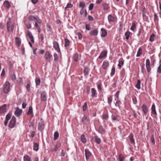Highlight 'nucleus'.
Segmentation results:
<instances>
[{"label": "nucleus", "instance_id": "f257e3e1", "mask_svg": "<svg viewBox=\"0 0 161 161\" xmlns=\"http://www.w3.org/2000/svg\"><path fill=\"white\" fill-rule=\"evenodd\" d=\"M14 26L11 23V19L9 18L7 22V30L8 32H13L14 29Z\"/></svg>", "mask_w": 161, "mask_h": 161}, {"label": "nucleus", "instance_id": "f03ea898", "mask_svg": "<svg viewBox=\"0 0 161 161\" xmlns=\"http://www.w3.org/2000/svg\"><path fill=\"white\" fill-rule=\"evenodd\" d=\"M10 84L8 81L6 82L3 85V91L4 93H8L10 91Z\"/></svg>", "mask_w": 161, "mask_h": 161}, {"label": "nucleus", "instance_id": "7ed1b4c3", "mask_svg": "<svg viewBox=\"0 0 161 161\" xmlns=\"http://www.w3.org/2000/svg\"><path fill=\"white\" fill-rule=\"evenodd\" d=\"M16 123V118L14 117L13 116L12 117V119L9 123L8 125L9 127L11 129L14 128L15 125Z\"/></svg>", "mask_w": 161, "mask_h": 161}, {"label": "nucleus", "instance_id": "20e7f679", "mask_svg": "<svg viewBox=\"0 0 161 161\" xmlns=\"http://www.w3.org/2000/svg\"><path fill=\"white\" fill-rule=\"evenodd\" d=\"M53 47L55 49L58 53L60 52V50L58 43L56 41L53 42Z\"/></svg>", "mask_w": 161, "mask_h": 161}, {"label": "nucleus", "instance_id": "39448f33", "mask_svg": "<svg viewBox=\"0 0 161 161\" xmlns=\"http://www.w3.org/2000/svg\"><path fill=\"white\" fill-rule=\"evenodd\" d=\"M82 122L83 124L87 125L89 123V120L86 116H84L82 118Z\"/></svg>", "mask_w": 161, "mask_h": 161}, {"label": "nucleus", "instance_id": "423d86ee", "mask_svg": "<svg viewBox=\"0 0 161 161\" xmlns=\"http://www.w3.org/2000/svg\"><path fill=\"white\" fill-rule=\"evenodd\" d=\"M44 127L43 121L42 119H41L39 123L38 129L40 131H42L43 130Z\"/></svg>", "mask_w": 161, "mask_h": 161}, {"label": "nucleus", "instance_id": "0eeeda50", "mask_svg": "<svg viewBox=\"0 0 161 161\" xmlns=\"http://www.w3.org/2000/svg\"><path fill=\"white\" fill-rule=\"evenodd\" d=\"M117 18L116 17L112 16L111 14H109L108 16V22H114L117 20Z\"/></svg>", "mask_w": 161, "mask_h": 161}, {"label": "nucleus", "instance_id": "6e6552de", "mask_svg": "<svg viewBox=\"0 0 161 161\" xmlns=\"http://www.w3.org/2000/svg\"><path fill=\"white\" fill-rule=\"evenodd\" d=\"M146 66L147 69V72H149L151 70V67H150V61L149 59H147L146 60Z\"/></svg>", "mask_w": 161, "mask_h": 161}, {"label": "nucleus", "instance_id": "1a4fd4ad", "mask_svg": "<svg viewBox=\"0 0 161 161\" xmlns=\"http://www.w3.org/2000/svg\"><path fill=\"white\" fill-rule=\"evenodd\" d=\"M109 65V62L107 61H104L102 64V68L104 70H107Z\"/></svg>", "mask_w": 161, "mask_h": 161}, {"label": "nucleus", "instance_id": "9d476101", "mask_svg": "<svg viewBox=\"0 0 161 161\" xmlns=\"http://www.w3.org/2000/svg\"><path fill=\"white\" fill-rule=\"evenodd\" d=\"M44 57L46 59L48 60L52 58L53 56L49 51H47L45 53Z\"/></svg>", "mask_w": 161, "mask_h": 161}, {"label": "nucleus", "instance_id": "9b49d317", "mask_svg": "<svg viewBox=\"0 0 161 161\" xmlns=\"http://www.w3.org/2000/svg\"><path fill=\"white\" fill-rule=\"evenodd\" d=\"M143 112L144 114H146L148 111V108L145 104H143L142 107Z\"/></svg>", "mask_w": 161, "mask_h": 161}, {"label": "nucleus", "instance_id": "f8f14e48", "mask_svg": "<svg viewBox=\"0 0 161 161\" xmlns=\"http://www.w3.org/2000/svg\"><path fill=\"white\" fill-rule=\"evenodd\" d=\"M47 96L45 92H42L41 94V100L43 101H45L47 99Z\"/></svg>", "mask_w": 161, "mask_h": 161}, {"label": "nucleus", "instance_id": "ddd939ff", "mask_svg": "<svg viewBox=\"0 0 161 161\" xmlns=\"http://www.w3.org/2000/svg\"><path fill=\"white\" fill-rule=\"evenodd\" d=\"M22 110L17 108L14 112L15 114L17 117H19L22 113Z\"/></svg>", "mask_w": 161, "mask_h": 161}, {"label": "nucleus", "instance_id": "4468645a", "mask_svg": "<svg viewBox=\"0 0 161 161\" xmlns=\"http://www.w3.org/2000/svg\"><path fill=\"white\" fill-rule=\"evenodd\" d=\"M16 45L17 46H19L21 44V40L19 37H16L15 38Z\"/></svg>", "mask_w": 161, "mask_h": 161}, {"label": "nucleus", "instance_id": "2eb2a0df", "mask_svg": "<svg viewBox=\"0 0 161 161\" xmlns=\"http://www.w3.org/2000/svg\"><path fill=\"white\" fill-rule=\"evenodd\" d=\"M85 156L87 159H89L91 155V153L88 149L85 150Z\"/></svg>", "mask_w": 161, "mask_h": 161}, {"label": "nucleus", "instance_id": "dca6fc26", "mask_svg": "<svg viewBox=\"0 0 161 161\" xmlns=\"http://www.w3.org/2000/svg\"><path fill=\"white\" fill-rule=\"evenodd\" d=\"M6 111V105L4 104L0 107V114L5 113Z\"/></svg>", "mask_w": 161, "mask_h": 161}, {"label": "nucleus", "instance_id": "f3484780", "mask_svg": "<svg viewBox=\"0 0 161 161\" xmlns=\"http://www.w3.org/2000/svg\"><path fill=\"white\" fill-rule=\"evenodd\" d=\"M27 35L28 36L30 39L31 40V41L33 43H34V40L33 38V37L31 33L29 31H28L27 33Z\"/></svg>", "mask_w": 161, "mask_h": 161}, {"label": "nucleus", "instance_id": "a211bd4d", "mask_svg": "<svg viewBox=\"0 0 161 161\" xmlns=\"http://www.w3.org/2000/svg\"><path fill=\"white\" fill-rule=\"evenodd\" d=\"M107 52L105 51H103L100 54V55L98 57L99 59H102L103 57H105L107 54Z\"/></svg>", "mask_w": 161, "mask_h": 161}, {"label": "nucleus", "instance_id": "6ab92c4d", "mask_svg": "<svg viewBox=\"0 0 161 161\" xmlns=\"http://www.w3.org/2000/svg\"><path fill=\"white\" fill-rule=\"evenodd\" d=\"M151 112L153 114H154L156 115L157 114V113L156 110L155 106L153 103L151 107Z\"/></svg>", "mask_w": 161, "mask_h": 161}, {"label": "nucleus", "instance_id": "aec40b11", "mask_svg": "<svg viewBox=\"0 0 161 161\" xmlns=\"http://www.w3.org/2000/svg\"><path fill=\"white\" fill-rule=\"evenodd\" d=\"M60 146V143H57L55 146V148H52L51 149V151L52 152H56L57 151L58 148Z\"/></svg>", "mask_w": 161, "mask_h": 161}, {"label": "nucleus", "instance_id": "412c9836", "mask_svg": "<svg viewBox=\"0 0 161 161\" xmlns=\"http://www.w3.org/2000/svg\"><path fill=\"white\" fill-rule=\"evenodd\" d=\"M96 92V91L94 88H92L91 89V97H95L96 95L97 94Z\"/></svg>", "mask_w": 161, "mask_h": 161}, {"label": "nucleus", "instance_id": "4be33fe9", "mask_svg": "<svg viewBox=\"0 0 161 161\" xmlns=\"http://www.w3.org/2000/svg\"><path fill=\"white\" fill-rule=\"evenodd\" d=\"M101 36L102 37L105 36L107 34V32L106 30L103 28H102L101 30Z\"/></svg>", "mask_w": 161, "mask_h": 161}, {"label": "nucleus", "instance_id": "5701e85b", "mask_svg": "<svg viewBox=\"0 0 161 161\" xmlns=\"http://www.w3.org/2000/svg\"><path fill=\"white\" fill-rule=\"evenodd\" d=\"M3 5L5 7L9 8L11 6L9 2L8 1H5L3 3Z\"/></svg>", "mask_w": 161, "mask_h": 161}, {"label": "nucleus", "instance_id": "b1692460", "mask_svg": "<svg viewBox=\"0 0 161 161\" xmlns=\"http://www.w3.org/2000/svg\"><path fill=\"white\" fill-rule=\"evenodd\" d=\"M124 64V61L122 59H120L119 60V64L118 65L120 68L122 67Z\"/></svg>", "mask_w": 161, "mask_h": 161}, {"label": "nucleus", "instance_id": "393cba45", "mask_svg": "<svg viewBox=\"0 0 161 161\" xmlns=\"http://www.w3.org/2000/svg\"><path fill=\"white\" fill-rule=\"evenodd\" d=\"M39 148V145L38 144L34 143L33 145V149L34 150L37 151L38 150Z\"/></svg>", "mask_w": 161, "mask_h": 161}, {"label": "nucleus", "instance_id": "a878e982", "mask_svg": "<svg viewBox=\"0 0 161 161\" xmlns=\"http://www.w3.org/2000/svg\"><path fill=\"white\" fill-rule=\"evenodd\" d=\"M23 158L24 161H31V158L27 155H24Z\"/></svg>", "mask_w": 161, "mask_h": 161}, {"label": "nucleus", "instance_id": "bb28decb", "mask_svg": "<svg viewBox=\"0 0 161 161\" xmlns=\"http://www.w3.org/2000/svg\"><path fill=\"white\" fill-rule=\"evenodd\" d=\"M103 8L104 10H108L109 8V7L108 4L106 3H104L103 5Z\"/></svg>", "mask_w": 161, "mask_h": 161}, {"label": "nucleus", "instance_id": "cd10ccee", "mask_svg": "<svg viewBox=\"0 0 161 161\" xmlns=\"http://www.w3.org/2000/svg\"><path fill=\"white\" fill-rule=\"evenodd\" d=\"M142 53V49L140 47L138 50V51L137 52V54L136 55L137 57H140Z\"/></svg>", "mask_w": 161, "mask_h": 161}, {"label": "nucleus", "instance_id": "c85d7f7f", "mask_svg": "<svg viewBox=\"0 0 161 161\" xmlns=\"http://www.w3.org/2000/svg\"><path fill=\"white\" fill-rule=\"evenodd\" d=\"M98 34V31L97 30H94L91 31L90 34L92 35L96 36Z\"/></svg>", "mask_w": 161, "mask_h": 161}, {"label": "nucleus", "instance_id": "c756f323", "mask_svg": "<svg viewBox=\"0 0 161 161\" xmlns=\"http://www.w3.org/2000/svg\"><path fill=\"white\" fill-rule=\"evenodd\" d=\"M118 159L119 161H124L125 159V157L122 154L119 155Z\"/></svg>", "mask_w": 161, "mask_h": 161}, {"label": "nucleus", "instance_id": "7c9ffc66", "mask_svg": "<svg viewBox=\"0 0 161 161\" xmlns=\"http://www.w3.org/2000/svg\"><path fill=\"white\" fill-rule=\"evenodd\" d=\"M81 142L84 143H86V139L84 135H81Z\"/></svg>", "mask_w": 161, "mask_h": 161}, {"label": "nucleus", "instance_id": "2f4dec72", "mask_svg": "<svg viewBox=\"0 0 161 161\" xmlns=\"http://www.w3.org/2000/svg\"><path fill=\"white\" fill-rule=\"evenodd\" d=\"M115 68L114 66H113L111 70V72L110 73V76H113L115 74Z\"/></svg>", "mask_w": 161, "mask_h": 161}, {"label": "nucleus", "instance_id": "473e14b6", "mask_svg": "<svg viewBox=\"0 0 161 161\" xmlns=\"http://www.w3.org/2000/svg\"><path fill=\"white\" fill-rule=\"evenodd\" d=\"M136 27V24L134 22H132V26L130 28V30L132 31H133Z\"/></svg>", "mask_w": 161, "mask_h": 161}, {"label": "nucleus", "instance_id": "72a5a7b5", "mask_svg": "<svg viewBox=\"0 0 161 161\" xmlns=\"http://www.w3.org/2000/svg\"><path fill=\"white\" fill-rule=\"evenodd\" d=\"M140 84H141V81L140 80H137V83L136 84V85L135 86L138 89H140Z\"/></svg>", "mask_w": 161, "mask_h": 161}, {"label": "nucleus", "instance_id": "f704fd0d", "mask_svg": "<svg viewBox=\"0 0 161 161\" xmlns=\"http://www.w3.org/2000/svg\"><path fill=\"white\" fill-rule=\"evenodd\" d=\"M131 33L129 31H127L125 34V36H126L125 39L128 40L129 39V37Z\"/></svg>", "mask_w": 161, "mask_h": 161}, {"label": "nucleus", "instance_id": "c9c22d12", "mask_svg": "<svg viewBox=\"0 0 161 161\" xmlns=\"http://www.w3.org/2000/svg\"><path fill=\"white\" fill-rule=\"evenodd\" d=\"M33 113V109L32 108L31 106H30L29 108L28 111L27 113V114L28 115H29Z\"/></svg>", "mask_w": 161, "mask_h": 161}, {"label": "nucleus", "instance_id": "e433bc0d", "mask_svg": "<svg viewBox=\"0 0 161 161\" xmlns=\"http://www.w3.org/2000/svg\"><path fill=\"white\" fill-rule=\"evenodd\" d=\"M130 141L133 143H135V141L133 139V135L131 133L129 136Z\"/></svg>", "mask_w": 161, "mask_h": 161}, {"label": "nucleus", "instance_id": "4c0bfd02", "mask_svg": "<svg viewBox=\"0 0 161 161\" xmlns=\"http://www.w3.org/2000/svg\"><path fill=\"white\" fill-rule=\"evenodd\" d=\"M54 140L57 139L59 137V133L58 131H55L54 134Z\"/></svg>", "mask_w": 161, "mask_h": 161}, {"label": "nucleus", "instance_id": "58836bf2", "mask_svg": "<svg viewBox=\"0 0 161 161\" xmlns=\"http://www.w3.org/2000/svg\"><path fill=\"white\" fill-rule=\"evenodd\" d=\"M65 44H64V47H66L69 46V41L67 38H65Z\"/></svg>", "mask_w": 161, "mask_h": 161}, {"label": "nucleus", "instance_id": "ea45409f", "mask_svg": "<svg viewBox=\"0 0 161 161\" xmlns=\"http://www.w3.org/2000/svg\"><path fill=\"white\" fill-rule=\"evenodd\" d=\"M35 82L36 86H39L40 84V79L38 78H36Z\"/></svg>", "mask_w": 161, "mask_h": 161}, {"label": "nucleus", "instance_id": "a19ab883", "mask_svg": "<svg viewBox=\"0 0 161 161\" xmlns=\"http://www.w3.org/2000/svg\"><path fill=\"white\" fill-rule=\"evenodd\" d=\"M112 96H111L110 97H109L108 98V104L110 105H111V102H112Z\"/></svg>", "mask_w": 161, "mask_h": 161}, {"label": "nucleus", "instance_id": "79ce46f5", "mask_svg": "<svg viewBox=\"0 0 161 161\" xmlns=\"http://www.w3.org/2000/svg\"><path fill=\"white\" fill-rule=\"evenodd\" d=\"M78 55L77 53H75L73 56V59L75 61H77L78 60Z\"/></svg>", "mask_w": 161, "mask_h": 161}, {"label": "nucleus", "instance_id": "37998d69", "mask_svg": "<svg viewBox=\"0 0 161 161\" xmlns=\"http://www.w3.org/2000/svg\"><path fill=\"white\" fill-rule=\"evenodd\" d=\"M150 140L153 144V145H154L155 144V141L154 138V135L153 134L152 135Z\"/></svg>", "mask_w": 161, "mask_h": 161}, {"label": "nucleus", "instance_id": "c03bdc74", "mask_svg": "<svg viewBox=\"0 0 161 161\" xmlns=\"http://www.w3.org/2000/svg\"><path fill=\"white\" fill-rule=\"evenodd\" d=\"M11 117V114L10 113H8V114L5 117V119L7 120H9Z\"/></svg>", "mask_w": 161, "mask_h": 161}, {"label": "nucleus", "instance_id": "a18cd8bd", "mask_svg": "<svg viewBox=\"0 0 161 161\" xmlns=\"http://www.w3.org/2000/svg\"><path fill=\"white\" fill-rule=\"evenodd\" d=\"M73 6V5L70 3H69L67 4L65 8V10H67V8H72Z\"/></svg>", "mask_w": 161, "mask_h": 161}, {"label": "nucleus", "instance_id": "49530a36", "mask_svg": "<svg viewBox=\"0 0 161 161\" xmlns=\"http://www.w3.org/2000/svg\"><path fill=\"white\" fill-rule=\"evenodd\" d=\"M95 142L98 144L100 143L101 142V140L100 138L97 137V136H96L95 137Z\"/></svg>", "mask_w": 161, "mask_h": 161}, {"label": "nucleus", "instance_id": "de8ad7c7", "mask_svg": "<svg viewBox=\"0 0 161 161\" xmlns=\"http://www.w3.org/2000/svg\"><path fill=\"white\" fill-rule=\"evenodd\" d=\"M85 75H87L88 72V69L87 68H85V69L83 71Z\"/></svg>", "mask_w": 161, "mask_h": 161}, {"label": "nucleus", "instance_id": "09e8293b", "mask_svg": "<svg viewBox=\"0 0 161 161\" xmlns=\"http://www.w3.org/2000/svg\"><path fill=\"white\" fill-rule=\"evenodd\" d=\"M108 117V115L107 114H103V115L102 118L103 119H106Z\"/></svg>", "mask_w": 161, "mask_h": 161}, {"label": "nucleus", "instance_id": "8fccbe9b", "mask_svg": "<svg viewBox=\"0 0 161 161\" xmlns=\"http://www.w3.org/2000/svg\"><path fill=\"white\" fill-rule=\"evenodd\" d=\"M132 101L133 104H136L137 103V101L136 97H134L132 98Z\"/></svg>", "mask_w": 161, "mask_h": 161}, {"label": "nucleus", "instance_id": "3c124183", "mask_svg": "<svg viewBox=\"0 0 161 161\" xmlns=\"http://www.w3.org/2000/svg\"><path fill=\"white\" fill-rule=\"evenodd\" d=\"M121 104V102L120 101H117L115 104V106L117 107H118L119 108L120 107V104Z\"/></svg>", "mask_w": 161, "mask_h": 161}, {"label": "nucleus", "instance_id": "603ef678", "mask_svg": "<svg viewBox=\"0 0 161 161\" xmlns=\"http://www.w3.org/2000/svg\"><path fill=\"white\" fill-rule=\"evenodd\" d=\"M28 19L29 20L32 21L34 19L36 20V18L34 16L31 15L29 17Z\"/></svg>", "mask_w": 161, "mask_h": 161}, {"label": "nucleus", "instance_id": "864d4df0", "mask_svg": "<svg viewBox=\"0 0 161 161\" xmlns=\"http://www.w3.org/2000/svg\"><path fill=\"white\" fill-rule=\"evenodd\" d=\"M53 56L54 57V60L55 61L58 60V56L57 54L56 53H54V54Z\"/></svg>", "mask_w": 161, "mask_h": 161}, {"label": "nucleus", "instance_id": "5fc2aeb1", "mask_svg": "<svg viewBox=\"0 0 161 161\" xmlns=\"http://www.w3.org/2000/svg\"><path fill=\"white\" fill-rule=\"evenodd\" d=\"M154 35L153 34H152L149 39V41L151 42H153L154 40Z\"/></svg>", "mask_w": 161, "mask_h": 161}, {"label": "nucleus", "instance_id": "6e6d98bb", "mask_svg": "<svg viewBox=\"0 0 161 161\" xmlns=\"http://www.w3.org/2000/svg\"><path fill=\"white\" fill-rule=\"evenodd\" d=\"M87 107V103L86 102H85L84 104L82 106L83 110V111H85L86 110V108Z\"/></svg>", "mask_w": 161, "mask_h": 161}, {"label": "nucleus", "instance_id": "4d7b16f0", "mask_svg": "<svg viewBox=\"0 0 161 161\" xmlns=\"http://www.w3.org/2000/svg\"><path fill=\"white\" fill-rule=\"evenodd\" d=\"M11 78L12 80H14L16 79V76L15 74H13L11 75Z\"/></svg>", "mask_w": 161, "mask_h": 161}, {"label": "nucleus", "instance_id": "13d9d810", "mask_svg": "<svg viewBox=\"0 0 161 161\" xmlns=\"http://www.w3.org/2000/svg\"><path fill=\"white\" fill-rule=\"evenodd\" d=\"M36 22H37V23L41 24L42 23V21L38 18H36Z\"/></svg>", "mask_w": 161, "mask_h": 161}, {"label": "nucleus", "instance_id": "bf43d9fd", "mask_svg": "<svg viewBox=\"0 0 161 161\" xmlns=\"http://www.w3.org/2000/svg\"><path fill=\"white\" fill-rule=\"evenodd\" d=\"M26 89L28 91L30 92L31 90L30 85L29 84H28L26 86Z\"/></svg>", "mask_w": 161, "mask_h": 161}, {"label": "nucleus", "instance_id": "052dcab7", "mask_svg": "<svg viewBox=\"0 0 161 161\" xmlns=\"http://www.w3.org/2000/svg\"><path fill=\"white\" fill-rule=\"evenodd\" d=\"M94 7V4L93 3H91L90 4L89 6V9L91 10Z\"/></svg>", "mask_w": 161, "mask_h": 161}, {"label": "nucleus", "instance_id": "680f3d73", "mask_svg": "<svg viewBox=\"0 0 161 161\" xmlns=\"http://www.w3.org/2000/svg\"><path fill=\"white\" fill-rule=\"evenodd\" d=\"M157 72L159 73H161V64L158 67L157 69Z\"/></svg>", "mask_w": 161, "mask_h": 161}, {"label": "nucleus", "instance_id": "e2e57ef3", "mask_svg": "<svg viewBox=\"0 0 161 161\" xmlns=\"http://www.w3.org/2000/svg\"><path fill=\"white\" fill-rule=\"evenodd\" d=\"M141 69H142V72H144V70H145V65L144 64L142 66Z\"/></svg>", "mask_w": 161, "mask_h": 161}, {"label": "nucleus", "instance_id": "0e129e2a", "mask_svg": "<svg viewBox=\"0 0 161 161\" xmlns=\"http://www.w3.org/2000/svg\"><path fill=\"white\" fill-rule=\"evenodd\" d=\"M86 30L89 31L90 30V26L89 25H86Z\"/></svg>", "mask_w": 161, "mask_h": 161}, {"label": "nucleus", "instance_id": "69168bd1", "mask_svg": "<svg viewBox=\"0 0 161 161\" xmlns=\"http://www.w3.org/2000/svg\"><path fill=\"white\" fill-rule=\"evenodd\" d=\"M30 134H31V137L32 138H33L35 134V131H32Z\"/></svg>", "mask_w": 161, "mask_h": 161}, {"label": "nucleus", "instance_id": "338daca9", "mask_svg": "<svg viewBox=\"0 0 161 161\" xmlns=\"http://www.w3.org/2000/svg\"><path fill=\"white\" fill-rule=\"evenodd\" d=\"M5 74V71L4 69H3L2 72L1 74V76H3Z\"/></svg>", "mask_w": 161, "mask_h": 161}, {"label": "nucleus", "instance_id": "774afa93", "mask_svg": "<svg viewBox=\"0 0 161 161\" xmlns=\"http://www.w3.org/2000/svg\"><path fill=\"white\" fill-rule=\"evenodd\" d=\"M35 26L36 29L39 28H40V27L38 25V23H37V22H35Z\"/></svg>", "mask_w": 161, "mask_h": 161}]
</instances>
